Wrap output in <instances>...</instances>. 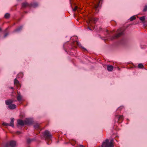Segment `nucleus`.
I'll return each instance as SVG.
<instances>
[{"instance_id":"27","label":"nucleus","mask_w":147,"mask_h":147,"mask_svg":"<svg viewBox=\"0 0 147 147\" xmlns=\"http://www.w3.org/2000/svg\"><path fill=\"white\" fill-rule=\"evenodd\" d=\"M9 33L8 32L6 33L5 34L4 37V38L6 37L7 35H8Z\"/></svg>"},{"instance_id":"7","label":"nucleus","mask_w":147,"mask_h":147,"mask_svg":"<svg viewBox=\"0 0 147 147\" xmlns=\"http://www.w3.org/2000/svg\"><path fill=\"white\" fill-rule=\"evenodd\" d=\"M102 0H95L94 2V7L95 8H97L100 4L102 3Z\"/></svg>"},{"instance_id":"38","label":"nucleus","mask_w":147,"mask_h":147,"mask_svg":"<svg viewBox=\"0 0 147 147\" xmlns=\"http://www.w3.org/2000/svg\"><path fill=\"white\" fill-rule=\"evenodd\" d=\"M17 1H22V0H17Z\"/></svg>"},{"instance_id":"12","label":"nucleus","mask_w":147,"mask_h":147,"mask_svg":"<svg viewBox=\"0 0 147 147\" xmlns=\"http://www.w3.org/2000/svg\"><path fill=\"white\" fill-rule=\"evenodd\" d=\"M14 84L16 86L17 88L21 87V85L19 81L16 78L14 80Z\"/></svg>"},{"instance_id":"22","label":"nucleus","mask_w":147,"mask_h":147,"mask_svg":"<svg viewBox=\"0 0 147 147\" xmlns=\"http://www.w3.org/2000/svg\"><path fill=\"white\" fill-rule=\"evenodd\" d=\"M33 140V139H31L30 138H28L27 139V143L28 144H29Z\"/></svg>"},{"instance_id":"13","label":"nucleus","mask_w":147,"mask_h":147,"mask_svg":"<svg viewBox=\"0 0 147 147\" xmlns=\"http://www.w3.org/2000/svg\"><path fill=\"white\" fill-rule=\"evenodd\" d=\"M18 124L19 125L23 126L25 125L24 121L20 119H18L17 120Z\"/></svg>"},{"instance_id":"17","label":"nucleus","mask_w":147,"mask_h":147,"mask_svg":"<svg viewBox=\"0 0 147 147\" xmlns=\"http://www.w3.org/2000/svg\"><path fill=\"white\" fill-rule=\"evenodd\" d=\"M34 127L35 129H40V125L38 123H36L34 125Z\"/></svg>"},{"instance_id":"11","label":"nucleus","mask_w":147,"mask_h":147,"mask_svg":"<svg viewBox=\"0 0 147 147\" xmlns=\"http://www.w3.org/2000/svg\"><path fill=\"white\" fill-rule=\"evenodd\" d=\"M25 125H30L32 123L33 121L30 119H26L24 120Z\"/></svg>"},{"instance_id":"28","label":"nucleus","mask_w":147,"mask_h":147,"mask_svg":"<svg viewBox=\"0 0 147 147\" xmlns=\"http://www.w3.org/2000/svg\"><path fill=\"white\" fill-rule=\"evenodd\" d=\"M80 10H75V9H74V10H73V11L74 12H75L77 10V12H79L80 11Z\"/></svg>"},{"instance_id":"21","label":"nucleus","mask_w":147,"mask_h":147,"mask_svg":"<svg viewBox=\"0 0 147 147\" xmlns=\"http://www.w3.org/2000/svg\"><path fill=\"white\" fill-rule=\"evenodd\" d=\"M138 67L139 68L142 69L144 67V66L142 63H140L138 65Z\"/></svg>"},{"instance_id":"18","label":"nucleus","mask_w":147,"mask_h":147,"mask_svg":"<svg viewBox=\"0 0 147 147\" xmlns=\"http://www.w3.org/2000/svg\"><path fill=\"white\" fill-rule=\"evenodd\" d=\"M22 27H23L22 26H20V27L14 30V32H18L22 29Z\"/></svg>"},{"instance_id":"5","label":"nucleus","mask_w":147,"mask_h":147,"mask_svg":"<svg viewBox=\"0 0 147 147\" xmlns=\"http://www.w3.org/2000/svg\"><path fill=\"white\" fill-rule=\"evenodd\" d=\"M44 137L46 139H49L52 138V135L50 132L48 131H45L43 134Z\"/></svg>"},{"instance_id":"14","label":"nucleus","mask_w":147,"mask_h":147,"mask_svg":"<svg viewBox=\"0 0 147 147\" xmlns=\"http://www.w3.org/2000/svg\"><path fill=\"white\" fill-rule=\"evenodd\" d=\"M14 119L13 118H12L11 119V121L9 124V126H11L12 127H14Z\"/></svg>"},{"instance_id":"24","label":"nucleus","mask_w":147,"mask_h":147,"mask_svg":"<svg viewBox=\"0 0 147 147\" xmlns=\"http://www.w3.org/2000/svg\"><path fill=\"white\" fill-rule=\"evenodd\" d=\"M2 125L5 126H9V123L5 122L3 123H2Z\"/></svg>"},{"instance_id":"30","label":"nucleus","mask_w":147,"mask_h":147,"mask_svg":"<svg viewBox=\"0 0 147 147\" xmlns=\"http://www.w3.org/2000/svg\"><path fill=\"white\" fill-rule=\"evenodd\" d=\"M144 9H147V5H146Z\"/></svg>"},{"instance_id":"23","label":"nucleus","mask_w":147,"mask_h":147,"mask_svg":"<svg viewBox=\"0 0 147 147\" xmlns=\"http://www.w3.org/2000/svg\"><path fill=\"white\" fill-rule=\"evenodd\" d=\"M136 18V17L134 16H133L131 17L130 19L129 20L130 21H132L134 20H135Z\"/></svg>"},{"instance_id":"25","label":"nucleus","mask_w":147,"mask_h":147,"mask_svg":"<svg viewBox=\"0 0 147 147\" xmlns=\"http://www.w3.org/2000/svg\"><path fill=\"white\" fill-rule=\"evenodd\" d=\"M140 19L142 21H144L145 19L144 16H142L140 18Z\"/></svg>"},{"instance_id":"26","label":"nucleus","mask_w":147,"mask_h":147,"mask_svg":"<svg viewBox=\"0 0 147 147\" xmlns=\"http://www.w3.org/2000/svg\"><path fill=\"white\" fill-rule=\"evenodd\" d=\"M124 108V107L123 106H121L119 107L118 109V110L121 111V110Z\"/></svg>"},{"instance_id":"2","label":"nucleus","mask_w":147,"mask_h":147,"mask_svg":"<svg viewBox=\"0 0 147 147\" xmlns=\"http://www.w3.org/2000/svg\"><path fill=\"white\" fill-rule=\"evenodd\" d=\"M16 100L13 99H9L5 101V104L8 105V108L10 109H13L16 108V106L14 104H13V102Z\"/></svg>"},{"instance_id":"29","label":"nucleus","mask_w":147,"mask_h":147,"mask_svg":"<svg viewBox=\"0 0 147 147\" xmlns=\"http://www.w3.org/2000/svg\"><path fill=\"white\" fill-rule=\"evenodd\" d=\"M78 8V7L77 6H75L74 8L73 9H77Z\"/></svg>"},{"instance_id":"36","label":"nucleus","mask_w":147,"mask_h":147,"mask_svg":"<svg viewBox=\"0 0 147 147\" xmlns=\"http://www.w3.org/2000/svg\"><path fill=\"white\" fill-rule=\"evenodd\" d=\"M88 28H89V30H91V29H90L88 26Z\"/></svg>"},{"instance_id":"35","label":"nucleus","mask_w":147,"mask_h":147,"mask_svg":"<svg viewBox=\"0 0 147 147\" xmlns=\"http://www.w3.org/2000/svg\"><path fill=\"white\" fill-rule=\"evenodd\" d=\"M10 88L11 89H13V87H10Z\"/></svg>"},{"instance_id":"15","label":"nucleus","mask_w":147,"mask_h":147,"mask_svg":"<svg viewBox=\"0 0 147 147\" xmlns=\"http://www.w3.org/2000/svg\"><path fill=\"white\" fill-rule=\"evenodd\" d=\"M18 95L17 96V100L20 101L22 100V96H21L20 94V93L18 92Z\"/></svg>"},{"instance_id":"31","label":"nucleus","mask_w":147,"mask_h":147,"mask_svg":"<svg viewBox=\"0 0 147 147\" xmlns=\"http://www.w3.org/2000/svg\"><path fill=\"white\" fill-rule=\"evenodd\" d=\"M79 147H84V146L83 145H81L79 146Z\"/></svg>"},{"instance_id":"34","label":"nucleus","mask_w":147,"mask_h":147,"mask_svg":"<svg viewBox=\"0 0 147 147\" xmlns=\"http://www.w3.org/2000/svg\"><path fill=\"white\" fill-rule=\"evenodd\" d=\"M147 10H145V9H144V10H143V11L144 12H145Z\"/></svg>"},{"instance_id":"6","label":"nucleus","mask_w":147,"mask_h":147,"mask_svg":"<svg viewBox=\"0 0 147 147\" xmlns=\"http://www.w3.org/2000/svg\"><path fill=\"white\" fill-rule=\"evenodd\" d=\"M16 146V142L14 141H11L6 143L5 147H15Z\"/></svg>"},{"instance_id":"32","label":"nucleus","mask_w":147,"mask_h":147,"mask_svg":"<svg viewBox=\"0 0 147 147\" xmlns=\"http://www.w3.org/2000/svg\"><path fill=\"white\" fill-rule=\"evenodd\" d=\"M17 133L18 134H19L21 133V132L20 131H17Z\"/></svg>"},{"instance_id":"33","label":"nucleus","mask_w":147,"mask_h":147,"mask_svg":"<svg viewBox=\"0 0 147 147\" xmlns=\"http://www.w3.org/2000/svg\"><path fill=\"white\" fill-rule=\"evenodd\" d=\"M8 29V28H6L5 30V32H6Z\"/></svg>"},{"instance_id":"39","label":"nucleus","mask_w":147,"mask_h":147,"mask_svg":"<svg viewBox=\"0 0 147 147\" xmlns=\"http://www.w3.org/2000/svg\"><path fill=\"white\" fill-rule=\"evenodd\" d=\"M119 30H120L121 31V29H119Z\"/></svg>"},{"instance_id":"9","label":"nucleus","mask_w":147,"mask_h":147,"mask_svg":"<svg viewBox=\"0 0 147 147\" xmlns=\"http://www.w3.org/2000/svg\"><path fill=\"white\" fill-rule=\"evenodd\" d=\"M123 34L124 31H121L120 32L118 33L116 35L112 36L111 38V39L113 40V39L117 38L123 35Z\"/></svg>"},{"instance_id":"37","label":"nucleus","mask_w":147,"mask_h":147,"mask_svg":"<svg viewBox=\"0 0 147 147\" xmlns=\"http://www.w3.org/2000/svg\"><path fill=\"white\" fill-rule=\"evenodd\" d=\"M2 30L1 28L0 27V31H1Z\"/></svg>"},{"instance_id":"1","label":"nucleus","mask_w":147,"mask_h":147,"mask_svg":"<svg viewBox=\"0 0 147 147\" xmlns=\"http://www.w3.org/2000/svg\"><path fill=\"white\" fill-rule=\"evenodd\" d=\"M78 44V42L77 41H74L73 42L71 45L68 43H65L63 45V47L65 50L66 51L67 49H72L73 46L74 47H76Z\"/></svg>"},{"instance_id":"19","label":"nucleus","mask_w":147,"mask_h":147,"mask_svg":"<svg viewBox=\"0 0 147 147\" xmlns=\"http://www.w3.org/2000/svg\"><path fill=\"white\" fill-rule=\"evenodd\" d=\"M10 17V14L8 13H6L4 15L5 18L7 19L9 18Z\"/></svg>"},{"instance_id":"10","label":"nucleus","mask_w":147,"mask_h":147,"mask_svg":"<svg viewBox=\"0 0 147 147\" xmlns=\"http://www.w3.org/2000/svg\"><path fill=\"white\" fill-rule=\"evenodd\" d=\"M98 20V18H91L89 19V22H87L88 24L90 22H92L94 24H95Z\"/></svg>"},{"instance_id":"20","label":"nucleus","mask_w":147,"mask_h":147,"mask_svg":"<svg viewBox=\"0 0 147 147\" xmlns=\"http://www.w3.org/2000/svg\"><path fill=\"white\" fill-rule=\"evenodd\" d=\"M23 76V73H19L17 75V77L18 78H22Z\"/></svg>"},{"instance_id":"3","label":"nucleus","mask_w":147,"mask_h":147,"mask_svg":"<svg viewBox=\"0 0 147 147\" xmlns=\"http://www.w3.org/2000/svg\"><path fill=\"white\" fill-rule=\"evenodd\" d=\"M113 139L111 140L110 142H109L108 139H107L105 142H104L102 143L101 147H113Z\"/></svg>"},{"instance_id":"16","label":"nucleus","mask_w":147,"mask_h":147,"mask_svg":"<svg viewBox=\"0 0 147 147\" xmlns=\"http://www.w3.org/2000/svg\"><path fill=\"white\" fill-rule=\"evenodd\" d=\"M107 70L109 71H112L113 69V66L112 65H108L107 66Z\"/></svg>"},{"instance_id":"4","label":"nucleus","mask_w":147,"mask_h":147,"mask_svg":"<svg viewBox=\"0 0 147 147\" xmlns=\"http://www.w3.org/2000/svg\"><path fill=\"white\" fill-rule=\"evenodd\" d=\"M38 5L37 3H32L29 4L27 2H24L22 3L21 6L23 8H26V7H37Z\"/></svg>"},{"instance_id":"8","label":"nucleus","mask_w":147,"mask_h":147,"mask_svg":"<svg viewBox=\"0 0 147 147\" xmlns=\"http://www.w3.org/2000/svg\"><path fill=\"white\" fill-rule=\"evenodd\" d=\"M115 119H117L118 120V122L119 123H121L123 121L124 118L123 115H117L115 116Z\"/></svg>"}]
</instances>
